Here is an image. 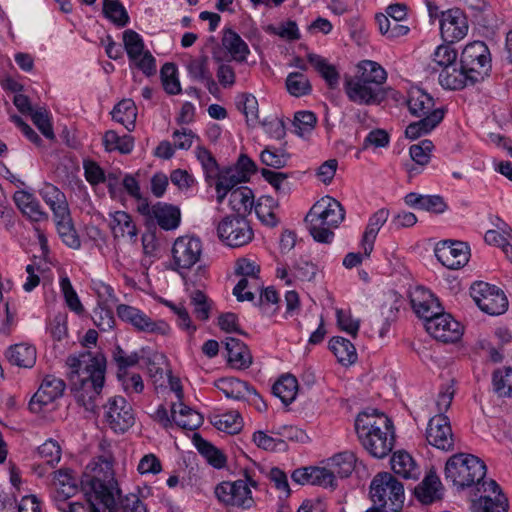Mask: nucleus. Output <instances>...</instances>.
I'll list each match as a JSON object with an SVG mask.
<instances>
[{"label": "nucleus", "mask_w": 512, "mask_h": 512, "mask_svg": "<svg viewBox=\"0 0 512 512\" xmlns=\"http://www.w3.org/2000/svg\"><path fill=\"white\" fill-rule=\"evenodd\" d=\"M14 200L22 213L31 220L38 222L47 219V214L42 211L39 202L32 194L25 191H17L14 195Z\"/></svg>", "instance_id": "nucleus-33"}, {"label": "nucleus", "mask_w": 512, "mask_h": 512, "mask_svg": "<svg viewBox=\"0 0 512 512\" xmlns=\"http://www.w3.org/2000/svg\"><path fill=\"white\" fill-rule=\"evenodd\" d=\"M298 382L292 375H284L276 381L272 387V392L275 396L288 405L292 403L297 395Z\"/></svg>", "instance_id": "nucleus-42"}, {"label": "nucleus", "mask_w": 512, "mask_h": 512, "mask_svg": "<svg viewBox=\"0 0 512 512\" xmlns=\"http://www.w3.org/2000/svg\"><path fill=\"white\" fill-rule=\"evenodd\" d=\"M379 31L389 39H395L406 35L409 27L397 21H392L384 14L376 15Z\"/></svg>", "instance_id": "nucleus-51"}, {"label": "nucleus", "mask_w": 512, "mask_h": 512, "mask_svg": "<svg viewBox=\"0 0 512 512\" xmlns=\"http://www.w3.org/2000/svg\"><path fill=\"white\" fill-rule=\"evenodd\" d=\"M60 289L68 308L78 315L83 314L84 306L82 305L76 291L74 290L70 279L66 275H62L59 281Z\"/></svg>", "instance_id": "nucleus-52"}, {"label": "nucleus", "mask_w": 512, "mask_h": 512, "mask_svg": "<svg viewBox=\"0 0 512 512\" xmlns=\"http://www.w3.org/2000/svg\"><path fill=\"white\" fill-rule=\"evenodd\" d=\"M351 78L365 80L366 82L373 81L375 86L384 87L387 73L377 62L363 60L357 65V72Z\"/></svg>", "instance_id": "nucleus-32"}, {"label": "nucleus", "mask_w": 512, "mask_h": 512, "mask_svg": "<svg viewBox=\"0 0 512 512\" xmlns=\"http://www.w3.org/2000/svg\"><path fill=\"white\" fill-rule=\"evenodd\" d=\"M222 45L230 54L231 58L237 62H244L249 54L248 45L232 29L227 28L223 32Z\"/></svg>", "instance_id": "nucleus-30"}, {"label": "nucleus", "mask_w": 512, "mask_h": 512, "mask_svg": "<svg viewBox=\"0 0 512 512\" xmlns=\"http://www.w3.org/2000/svg\"><path fill=\"white\" fill-rule=\"evenodd\" d=\"M370 497L375 506L397 512L404 503V487L391 473L381 472L370 484Z\"/></svg>", "instance_id": "nucleus-7"}, {"label": "nucleus", "mask_w": 512, "mask_h": 512, "mask_svg": "<svg viewBox=\"0 0 512 512\" xmlns=\"http://www.w3.org/2000/svg\"><path fill=\"white\" fill-rule=\"evenodd\" d=\"M225 346L229 363L238 369H247L252 364V355L246 344L234 337L226 338Z\"/></svg>", "instance_id": "nucleus-28"}, {"label": "nucleus", "mask_w": 512, "mask_h": 512, "mask_svg": "<svg viewBox=\"0 0 512 512\" xmlns=\"http://www.w3.org/2000/svg\"><path fill=\"white\" fill-rule=\"evenodd\" d=\"M389 217V211L387 209H379L369 219L368 225L363 233L362 247L364 249V255L369 257L376 240L377 234L381 227L386 223Z\"/></svg>", "instance_id": "nucleus-29"}, {"label": "nucleus", "mask_w": 512, "mask_h": 512, "mask_svg": "<svg viewBox=\"0 0 512 512\" xmlns=\"http://www.w3.org/2000/svg\"><path fill=\"white\" fill-rule=\"evenodd\" d=\"M202 250L199 238L188 235L178 237L172 247V269L185 279L187 272L200 261Z\"/></svg>", "instance_id": "nucleus-10"}, {"label": "nucleus", "mask_w": 512, "mask_h": 512, "mask_svg": "<svg viewBox=\"0 0 512 512\" xmlns=\"http://www.w3.org/2000/svg\"><path fill=\"white\" fill-rule=\"evenodd\" d=\"M229 204L233 211L237 213L236 217H245L254 206V195L250 188L246 186L237 187L231 191Z\"/></svg>", "instance_id": "nucleus-31"}, {"label": "nucleus", "mask_w": 512, "mask_h": 512, "mask_svg": "<svg viewBox=\"0 0 512 512\" xmlns=\"http://www.w3.org/2000/svg\"><path fill=\"white\" fill-rule=\"evenodd\" d=\"M286 88L289 94L294 97L308 95L312 90L309 79L301 72H292L287 76Z\"/></svg>", "instance_id": "nucleus-50"}, {"label": "nucleus", "mask_w": 512, "mask_h": 512, "mask_svg": "<svg viewBox=\"0 0 512 512\" xmlns=\"http://www.w3.org/2000/svg\"><path fill=\"white\" fill-rule=\"evenodd\" d=\"M425 328L432 337L444 343L456 342L463 334L460 323L442 312L425 323Z\"/></svg>", "instance_id": "nucleus-18"}, {"label": "nucleus", "mask_w": 512, "mask_h": 512, "mask_svg": "<svg viewBox=\"0 0 512 512\" xmlns=\"http://www.w3.org/2000/svg\"><path fill=\"white\" fill-rule=\"evenodd\" d=\"M122 388L128 396L140 394L144 390V383L140 374L128 371L117 372Z\"/></svg>", "instance_id": "nucleus-59"}, {"label": "nucleus", "mask_w": 512, "mask_h": 512, "mask_svg": "<svg viewBox=\"0 0 512 512\" xmlns=\"http://www.w3.org/2000/svg\"><path fill=\"white\" fill-rule=\"evenodd\" d=\"M38 454L46 464L53 467L61 459V448L56 441L50 439L38 447Z\"/></svg>", "instance_id": "nucleus-63"}, {"label": "nucleus", "mask_w": 512, "mask_h": 512, "mask_svg": "<svg viewBox=\"0 0 512 512\" xmlns=\"http://www.w3.org/2000/svg\"><path fill=\"white\" fill-rule=\"evenodd\" d=\"M235 273L252 279V285L256 291L262 290V283L259 278L260 267L255 262L246 258L239 259L236 263Z\"/></svg>", "instance_id": "nucleus-56"}, {"label": "nucleus", "mask_w": 512, "mask_h": 512, "mask_svg": "<svg viewBox=\"0 0 512 512\" xmlns=\"http://www.w3.org/2000/svg\"><path fill=\"white\" fill-rule=\"evenodd\" d=\"M433 149L432 141L425 139L418 144L412 145L409 149V154L415 164L426 166L430 162Z\"/></svg>", "instance_id": "nucleus-60"}, {"label": "nucleus", "mask_w": 512, "mask_h": 512, "mask_svg": "<svg viewBox=\"0 0 512 512\" xmlns=\"http://www.w3.org/2000/svg\"><path fill=\"white\" fill-rule=\"evenodd\" d=\"M224 55L220 48H214L212 51V56L215 62L219 63L216 76L217 79L224 88L232 87L236 81V75L234 68L229 63H224Z\"/></svg>", "instance_id": "nucleus-47"}, {"label": "nucleus", "mask_w": 512, "mask_h": 512, "mask_svg": "<svg viewBox=\"0 0 512 512\" xmlns=\"http://www.w3.org/2000/svg\"><path fill=\"white\" fill-rule=\"evenodd\" d=\"M81 484L86 493H93L104 512H146L141 500L135 494L120 496L118 483L114 478L111 456L102 455L92 460L83 473Z\"/></svg>", "instance_id": "nucleus-1"}, {"label": "nucleus", "mask_w": 512, "mask_h": 512, "mask_svg": "<svg viewBox=\"0 0 512 512\" xmlns=\"http://www.w3.org/2000/svg\"><path fill=\"white\" fill-rule=\"evenodd\" d=\"M344 218L345 210L340 202L325 196L314 203L304 221L315 241L331 243L334 238L333 230L343 222Z\"/></svg>", "instance_id": "nucleus-4"}, {"label": "nucleus", "mask_w": 512, "mask_h": 512, "mask_svg": "<svg viewBox=\"0 0 512 512\" xmlns=\"http://www.w3.org/2000/svg\"><path fill=\"white\" fill-rule=\"evenodd\" d=\"M117 315L139 331L158 333L161 335H166L170 332V326L164 321L155 322L139 309L129 305H118Z\"/></svg>", "instance_id": "nucleus-16"}, {"label": "nucleus", "mask_w": 512, "mask_h": 512, "mask_svg": "<svg viewBox=\"0 0 512 512\" xmlns=\"http://www.w3.org/2000/svg\"><path fill=\"white\" fill-rule=\"evenodd\" d=\"M483 492L475 503L477 512H507L508 500L501 492L499 485L494 480L482 482Z\"/></svg>", "instance_id": "nucleus-21"}, {"label": "nucleus", "mask_w": 512, "mask_h": 512, "mask_svg": "<svg viewBox=\"0 0 512 512\" xmlns=\"http://www.w3.org/2000/svg\"><path fill=\"white\" fill-rule=\"evenodd\" d=\"M160 74L163 87L167 93L174 95L181 91L177 77V67L174 63H165L161 68Z\"/></svg>", "instance_id": "nucleus-58"}, {"label": "nucleus", "mask_w": 512, "mask_h": 512, "mask_svg": "<svg viewBox=\"0 0 512 512\" xmlns=\"http://www.w3.org/2000/svg\"><path fill=\"white\" fill-rule=\"evenodd\" d=\"M39 194L53 212L54 218L68 212L69 206L65 194L58 187L51 183H44Z\"/></svg>", "instance_id": "nucleus-27"}, {"label": "nucleus", "mask_w": 512, "mask_h": 512, "mask_svg": "<svg viewBox=\"0 0 512 512\" xmlns=\"http://www.w3.org/2000/svg\"><path fill=\"white\" fill-rule=\"evenodd\" d=\"M470 294L476 305L489 315L503 314L508 308L506 295L495 285L476 282L471 286Z\"/></svg>", "instance_id": "nucleus-11"}, {"label": "nucleus", "mask_w": 512, "mask_h": 512, "mask_svg": "<svg viewBox=\"0 0 512 512\" xmlns=\"http://www.w3.org/2000/svg\"><path fill=\"white\" fill-rule=\"evenodd\" d=\"M276 206L277 203L270 196H262L259 198L255 205V213L263 224L271 227L277 225L278 220L274 213V208Z\"/></svg>", "instance_id": "nucleus-49"}, {"label": "nucleus", "mask_w": 512, "mask_h": 512, "mask_svg": "<svg viewBox=\"0 0 512 512\" xmlns=\"http://www.w3.org/2000/svg\"><path fill=\"white\" fill-rule=\"evenodd\" d=\"M486 465L472 454L458 453L452 455L445 465V480L458 489H465L481 481L486 475Z\"/></svg>", "instance_id": "nucleus-6"}, {"label": "nucleus", "mask_w": 512, "mask_h": 512, "mask_svg": "<svg viewBox=\"0 0 512 512\" xmlns=\"http://www.w3.org/2000/svg\"><path fill=\"white\" fill-rule=\"evenodd\" d=\"M440 31L446 41H459L467 34V19L459 9L441 12Z\"/></svg>", "instance_id": "nucleus-22"}, {"label": "nucleus", "mask_w": 512, "mask_h": 512, "mask_svg": "<svg viewBox=\"0 0 512 512\" xmlns=\"http://www.w3.org/2000/svg\"><path fill=\"white\" fill-rule=\"evenodd\" d=\"M123 43L131 61H136L145 52L143 39L134 30L128 29L123 32Z\"/></svg>", "instance_id": "nucleus-55"}, {"label": "nucleus", "mask_w": 512, "mask_h": 512, "mask_svg": "<svg viewBox=\"0 0 512 512\" xmlns=\"http://www.w3.org/2000/svg\"><path fill=\"white\" fill-rule=\"evenodd\" d=\"M329 348L342 365H351L357 360L356 348L346 338L333 337L329 341Z\"/></svg>", "instance_id": "nucleus-38"}, {"label": "nucleus", "mask_w": 512, "mask_h": 512, "mask_svg": "<svg viewBox=\"0 0 512 512\" xmlns=\"http://www.w3.org/2000/svg\"><path fill=\"white\" fill-rule=\"evenodd\" d=\"M110 227L115 238L134 239L137 236V228L131 216L124 211L114 213Z\"/></svg>", "instance_id": "nucleus-40"}, {"label": "nucleus", "mask_w": 512, "mask_h": 512, "mask_svg": "<svg viewBox=\"0 0 512 512\" xmlns=\"http://www.w3.org/2000/svg\"><path fill=\"white\" fill-rule=\"evenodd\" d=\"M58 234L62 241L72 249L80 248L81 241L74 228L70 212L54 218Z\"/></svg>", "instance_id": "nucleus-39"}, {"label": "nucleus", "mask_w": 512, "mask_h": 512, "mask_svg": "<svg viewBox=\"0 0 512 512\" xmlns=\"http://www.w3.org/2000/svg\"><path fill=\"white\" fill-rule=\"evenodd\" d=\"M468 76V72L462 68V65L457 69L453 64L444 68L439 74V83L446 89L459 90L470 84Z\"/></svg>", "instance_id": "nucleus-35"}, {"label": "nucleus", "mask_w": 512, "mask_h": 512, "mask_svg": "<svg viewBox=\"0 0 512 512\" xmlns=\"http://www.w3.org/2000/svg\"><path fill=\"white\" fill-rule=\"evenodd\" d=\"M407 105L409 112L419 118L406 127L405 135L410 139H417L431 132L442 122L446 113L444 107H436L433 97L420 88L409 92Z\"/></svg>", "instance_id": "nucleus-5"}, {"label": "nucleus", "mask_w": 512, "mask_h": 512, "mask_svg": "<svg viewBox=\"0 0 512 512\" xmlns=\"http://www.w3.org/2000/svg\"><path fill=\"white\" fill-rule=\"evenodd\" d=\"M215 386L224 393L227 398L245 400L247 396L259 398L257 391L247 382L236 378H221L215 382Z\"/></svg>", "instance_id": "nucleus-26"}, {"label": "nucleus", "mask_w": 512, "mask_h": 512, "mask_svg": "<svg viewBox=\"0 0 512 512\" xmlns=\"http://www.w3.org/2000/svg\"><path fill=\"white\" fill-rule=\"evenodd\" d=\"M103 144L108 152L129 154L134 148V138L130 135L119 136L114 130H109L104 134Z\"/></svg>", "instance_id": "nucleus-45"}, {"label": "nucleus", "mask_w": 512, "mask_h": 512, "mask_svg": "<svg viewBox=\"0 0 512 512\" xmlns=\"http://www.w3.org/2000/svg\"><path fill=\"white\" fill-rule=\"evenodd\" d=\"M52 499L56 504L66 501L78 491L76 480L68 470H58L54 473Z\"/></svg>", "instance_id": "nucleus-25"}, {"label": "nucleus", "mask_w": 512, "mask_h": 512, "mask_svg": "<svg viewBox=\"0 0 512 512\" xmlns=\"http://www.w3.org/2000/svg\"><path fill=\"white\" fill-rule=\"evenodd\" d=\"M214 425L229 434H236L242 429V418L238 412H229L219 416Z\"/></svg>", "instance_id": "nucleus-61"}, {"label": "nucleus", "mask_w": 512, "mask_h": 512, "mask_svg": "<svg viewBox=\"0 0 512 512\" xmlns=\"http://www.w3.org/2000/svg\"><path fill=\"white\" fill-rule=\"evenodd\" d=\"M104 417L115 432H126L135 422L132 406L122 396H113L104 405Z\"/></svg>", "instance_id": "nucleus-14"}, {"label": "nucleus", "mask_w": 512, "mask_h": 512, "mask_svg": "<svg viewBox=\"0 0 512 512\" xmlns=\"http://www.w3.org/2000/svg\"><path fill=\"white\" fill-rule=\"evenodd\" d=\"M103 12L107 18L119 27H124L129 21V16L119 0H104Z\"/></svg>", "instance_id": "nucleus-54"}, {"label": "nucleus", "mask_w": 512, "mask_h": 512, "mask_svg": "<svg viewBox=\"0 0 512 512\" xmlns=\"http://www.w3.org/2000/svg\"><path fill=\"white\" fill-rule=\"evenodd\" d=\"M357 436L365 450L375 458L386 457L394 447L392 421L376 409L363 411L355 420Z\"/></svg>", "instance_id": "nucleus-3"}, {"label": "nucleus", "mask_w": 512, "mask_h": 512, "mask_svg": "<svg viewBox=\"0 0 512 512\" xmlns=\"http://www.w3.org/2000/svg\"><path fill=\"white\" fill-rule=\"evenodd\" d=\"M426 439L437 449L453 450L454 435L447 416L436 415L430 419L426 429Z\"/></svg>", "instance_id": "nucleus-19"}, {"label": "nucleus", "mask_w": 512, "mask_h": 512, "mask_svg": "<svg viewBox=\"0 0 512 512\" xmlns=\"http://www.w3.org/2000/svg\"><path fill=\"white\" fill-rule=\"evenodd\" d=\"M307 59L331 88L338 84L339 73L335 66L329 64L326 59L314 53H309Z\"/></svg>", "instance_id": "nucleus-46"}, {"label": "nucleus", "mask_w": 512, "mask_h": 512, "mask_svg": "<svg viewBox=\"0 0 512 512\" xmlns=\"http://www.w3.org/2000/svg\"><path fill=\"white\" fill-rule=\"evenodd\" d=\"M137 211L148 221H155L161 229L166 231L174 230L180 224V209L171 204L158 202L150 206L148 201H143L141 206H137Z\"/></svg>", "instance_id": "nucleus-15"}, {"label": "nucleus", "mask_w": 512, "mask_h": 512, "mask_svg": "<svg viewBox=\"0 0 512 512\" xmlns=\"http://www.w3.org/2000/svg\"><path fill=\"white\" fill-rule=\"evenodd\" d=\"M7 358L13 365L31 368L36 362V349L25 343L15 344L8 349Z\"/></svg>", "instance_id": "nucleus-37"}, {"label": "nucleus", "mask_w": 512, "mask_h": 512, "mask_svg": "<svg viewBox=\"0 0 512 512\" xmlns=\"http://www.w3.org/2000/svg\"><path fill=\"white\" fill-rule=\"evenodd\" d=\"M208 61V56L202 54L198 57L190 58L186 68L189 76L193 80L204 83L209 93L217 96L220 92V89L208 68Z\"/></svg>", "instance_id": "nucleus-23"}, {"label": "nucleus", "mask_w": 512, "mask_h": 512, "mask_svg": "<svg viewBox=\"0 0 512 512\" xmlns=\"http://www.w3.org/2000/svg\"><path fill=\"white\" fill-rule=\"evenodd\" d=\"M411 305L414 312L427 323L441 312V307L433 296L424 290L418 288L411 296Z\"/></svg>", "instance_id": "nucleus-24"}, {"label": "nucleus", "mask_w": 512, "mask_h": 512, "mask_svg": "<svg viewBox=\"0 0 512 512\" xmlns=\"http://www.w3.org/2000/svg\"><path fill=\"white\" fill-rule=\"evenodd\" d=\"M490 52L482 41H474L465 46L462 51L460 64L468 72L470 84L484 80L491 68Z\"/></svg>", "instance_id": "nucleus-8"}, {"label": "nucleus", "mask_w": 512, "mask_h": 512, "mask_svg": "<svg viewBox=\"0 0 512 512\" xmlns=\"http://www.w3.org/2000/svg\"><path fill=\"white\" fill-rule=\"evenodd\" d=\"M356 457L351 452H343L333 456L328 461L334 477L346 478L351 475L355 469Z\"/></svg>", "instance_id": "nucleus-43"}, {"label": "nucleus", "mask_w": 512, "mask_h": 512, "mask_svg": "<svg viewBox=\"0 0 512 512\" xmlns=\"http://www.w3.org/2000/svg\"><path fill=\"white\" fill-rule=\"evenodd\" d=\"M310 480L312 481V485L332 489L336 487V479L328 465L325 467H311Z\"/></svg>", "instance_id": "nucleus-62"}, {"label": "nucleus", "mask_w": 512, "mask_h": 512, "mask_svg": "<svg viewBox=\"0 0 512 512\" xmlns=\"http://www.w3.org/2000/svg\"><path fill=\"white\" fill-rule=\"evenodd\" d=\"M261 162L274 169H281L286 166L289 154L284 149L275 147H266L260 154Z\"/></svg>", "instance_id": "nucleus-57"}, {"label": "nucleus", "mask_w": 512, "mask_h": 512, "mask_svg": "<svg viewBox=\"0 0 512 512\" xmlns=\"http://www.w3.org/2000/svg\"><path fill=\"white\" fill-rule=\"evenodd\" d=\"M193 441L200 454L205 457L209 464L218 469L225 466L226 457L215 446L204 440L199 434H194Z\"/></svg>", "instance_id": "nucleus-44"}, {"label": "nucleus", "mask_w": 512, "mask_h": 512, "mask_svg": "<svg viewBox=\"0 0 512 512\" xmlns=\"http://www.w3.org/2000/svg\"><path fill=\"white\" fill-rule=\"evenodd\" d=\"M171 411L174 422L183 429L195 430L203 422L201 414L182 403H179L178 406L174 404Z\"/></svg>", "instance_id": "nucleus-36"}, {"label": "nucleus", "mask_w": 512, "mask_h": 512, "mask_svg": "<svg viewBox=\"0 0 512 512\" xmlns=\"http://www.w3.org/2000/svg\"><path fill=\"white\" fill-rule=\"evenodd\" d=\"M30 116L33 123L46 138L51 140L55 138L49 115L45 108L39 107L35 109V111Z\"/></svg>", "instance_id": "nucleus-64"}, {"label": "nucleus", "mask_w": 512, "mask_h": 512, "mask_svg": "<svg viewBox=\"0 0 512 512\" xmlns=\"http://www.w3.org/2000/svg\"><path fill=\"white\" fill-rule=\"evenodd\" d=\"M439 485L438 476L435 473H430L415 488V495L424 504L432 503L436 499Z\"/></svg>", "instance_id": "nucleus-48"}, {"label": "nucleus", "mask_w": 512, "mask_h": 512, "mask_svg": "<svg viewBox=\"0 0 512 512\" xmlns=\"http://www.w3.org/2000/svg\"><path fill=\"white\" fill-rule=\"evenodd\" d=\"M244 476L245 480L224 481L218 484L215 488L217 499L227 506L244 509L252 507L254 500L248 484L257 487V482L251 478L247 471L244 472Z\"/></svg>", "instance_id": "nucleus-9"}, {"label": "nucleus", "mask_w": 512, "mask_h": 512, "mask_svg": "<svg viewBox=\"0 0 512 512\" xmlns=\"http://www.w3.org/2000/svg\"><path fill=\"white\" fill-rule=\"evenodd\" d=\"M493 386L500 397H512V368L496 370L493 373Z\"/></svg>", "instance_id": "nucleus-53"}, {"label": "nucleus", "mask_w": 512, "mask_h": 512, "mask_svg": "<svg viewBox=\"0 0 512 512\" xmlns=\"http://www.w3.org/2000/svg\"><path fill=\"white\" fill-rule=\"evenodd\" d=\"M65 387V382L62 379L52 375L45 376L37 392L30 400V410L34 413L41 412L44 406L63 395Z\"/></svg>", "instance_id": "nucleus-20"}, {"label": "nucleus", "mask_w": 512, "mask_h": 512, "mask_svg": "<svg viewBox=\"0 0 512 512\" xmlns=\"http://www.w3.org/2000/svg\"><path fill=\"white\" fill-rule=\"evenodd\" d=\"M391 468L395 474L405 479H417L419 468L410 454L405 451L395 452L391 458Z\"/></svg>", "instance_id": "nucleus-34"}, {"label": "nucleus", "mask_w": 512, "mask_h": 512, "mask_svg": "<svg viewBox=\"0 0 512 512\" xmlns=\"http://www.w3.org/2000/svg\"><path fill=\"white\" fill-rule=\"evenodd\" d=\"M112 117L115 121L122 124L128 131L135 128L137 117V108L131 99L121 100L113 109Z\"/></svg>", "instance_id": "nucleus-41"}, {"label": "nucleus", "mask_w": 512, "mask_h": 512, "mask_svg": "<svg viewBox=\"0 0 512 512\" xmlns=\"http://www.w3.org/2000/svg\"><path fill=\"white\" fill-rule=\"evenodd\" d=\"M344 89L349 100L359 105H379L387 98V89L375 86L371 81L347 77Z\"/></svg>", "instance_id": "nucleus-12"}, {"label": "nucleus", "mask_w": 512, "mask_h": 512, "mask_svg": "<svg viewBox=\"0 0 512 512\" xmlns=\"http://www.w3.org/2000/svg\"><path fill=\"white\" fill-rule=\"evenodd\" d=\"M435 256L443 266L457 270L468 263L470 251L464 242L447 240L436 245Z\"/></svg>", "instance_id": "nucleus-17"}, {"label": "nucleus", "mask_w": 512, "mask_h": 512, "mask_svg": "<svg viewBox=\"0 0 512 512\" xmlns=\"http://www.w3.org/2000/svg\"><path fill=\"white\" fill-rule=\"evenodd\" d=\"M71 368L70 380L77 390V400L86 410L94 411L96 398L105 382L106 359L103 355L92 356L85 352L67 360Z\"/></svg>", "instance_id": "nucleus-2"}, {"label": "nucleus", "mask_w": 512, "mask_h": 512, "mask_svg": "<svg viewBox=\"0 0 512 512\" xmlns=\"http://www.w3.org/2000/svg\"><path fill=\"white\" fill-rule=\"evenodd\" d=\"M217 235L230 247H241L253 239V230L243 217L226 216L217 226Z\"/></svg>", "instance_id": "nucleus-13"}]
</instances>
